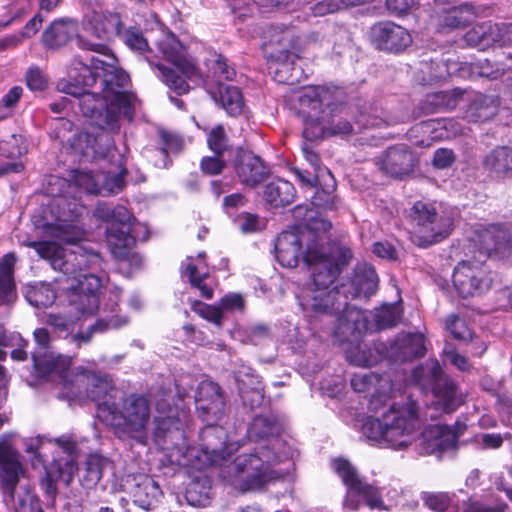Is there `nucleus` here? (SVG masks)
Wrapping results in <instances>:
<instances>
[{
	"label": "nucleus",
	"mask_w": 512,
	"mask_h": 512,
	"mask_svg": "<svg viewBox=\"0 0 512 512\" xmlns=\"http://www.w3.org/2000/svg\"><path fill=\"white\" fill-rule=\"evenodd\" d=\"M194 311L199 314L202 318L212 322L213 324L220 327L222 325L223 312L221 307L218 305H208L204 303H198Z\"/></svg>",
	"instance_id": "e2e57ef3"
},
{
	"label": "nucleus",
	"mask_w": 512,
	"mask_h": 512,
	"mask_svg": "<svg viewBox=\"0 0 512 512\" xmlns=\"http://www.w3.org/2000/svg\"><path fill=\"white\" fill-rule=\"evenodd\" d=\"M332 467L346 487L344 500L346 508L357 510L361 505V500H364L371 508H383V500L378 488L367 483L349 461L341 458L335 459L332 462Z\"/></svg>",
	"instance_id": "4468645a"
},
{
	"label": "nucleus",
	"mask_w": 512,
	"mask_h": 512,
	"mask_svg": "<svg viewBox=\"0 0 512 512\" xmlns=\"http://www.w3.org/2000/svg\"><path fill=\"white\" fill-rule=\"evenodd\" d=\"M442 369L436 360H428L413 370V379L433 390L446 413L454 412L462 403V394L451 379H442Z\"/></svg>",
	"instance_id": "dca6fc26"
},
{
	"label": "nucleus",
	"mask_w": 512,
	"mask_h": 512,
	"mask_svg": "<svg viewBox=\"0 0 512 512\" xmlns=\"http://www.w3.org/2000/svg\"><path fill=\"white\" fill-rule=\"evenodd\" d=\"M216 422L207 423L199 435L200 450L207 462L211 465H222L230 456L227 446V433L224 428L215 425Z\"/></svg>",
	"instance_id": "c85d7f7f"
},
{
	"label": "nucleus",
	"mask_w": 512,
	"mask_h": 512,
	"mask_svg": "<svg viewBox=\"0 0 512 512\" xmlns=\"http://www.w3.org/2000/svg\"><path fill=\"white\" fill-rule=\"evenodd\" d=\"M450 1L435 0L438 5L436 14L439 30L462 28L474 21L476 10L472 4L462 2L450 5Z\"/></svg>",
	"instance_id": "c756f323"
},
{
	"label": "nucleus",
	"mask_w": 512,
	"mask_h": 512,
	"mask_svg": "<svg viewBox=\"0 0 512 512\" xmlns=\"http://www.w3.org/2000/svg\"><path fill=\"white\" fill-rule=\"evenodd\" d=\"M96 216L109 223L106 230L108 246L117 259H125L129 256L130 249L140 238V232L145 235L142 240L146 241L148 232L144 225L136 222L131 213L124 206L110 207L107 204H99L96 207Z\"/></svg>",
	"instance_id": "9d476101"
},
{
	"label": "nucleus",
	"mask_w": 512,
	"mask_h": 512,
	"mask_svg": "<svg viewBox=\"0 0 512 512\" xmlns=\"http://www.w3.org/2000/svg\"><path fill=\"white\" fill-rule=\"evenodd\" d=\"M122 488L137 506L145 510L153 508L162 497L159 484L145 474L127 475L122 481Z\"/></svg>",
	"instance_id": "393cba45"
},
{
	"label": "nucleus",
	"mask_w": 512,
	"mask_h": 512,
	"mask_svg": "<svg viewBox=\"0 0 512 512\" xmlns=\"http://www.w3.org/2000/svg\"><path fill=\"white\" fill-rule=\"evenodd\" d=\"M117 34L121 37L124 43L134 51L139 53L148 52L151 53L152 49L149 42L154 41L155 29L151 28V31H147L146 35L143 34L142 30L136 26L123 27L120 22L116 26Z\"/></svg>",
	"instance_id": "a19ab883"
},
{
	"label": "nucleus",
	"mask_w": 512,
	"mask_h": 512,
	"mask_svg": "<svg viewBox=\"0 0 512 512\" xmlns=\"http://www.w3.org/2000/svg\"><path fill=\"white\" fill-rule=\"evenodd\" d=\"M78 22L72 18H58L45 28L41 42L47 50H59L78 35Z\"/></svg>",
	"instance_id": "72a5a7b5"
},
{
	"label": "nucleus",
	"mask_w": 512,
	"mask_h": 512,
	"mask_svg": "<svg viewBox=\"0 0 512 512\" xmlns=\"http://www.w3.org/2000/svg\"><path fill=\"white\" fill-rule=\"evenodd\" d=\"M208 148L216 155H224L233 148L223 125L213 127L207 134Z\"/></svg>",
	"instance_id": "864d4df0"
},
{
	"label": "nucleus",
	"mask_w": 512,
	"mask_h": 512,
	"mask_svg": "<svg viewBox=\"0 0 512 512\" xmlns=\"http://www.w3.org/2000/svg\"><path fill=\"white\" fill-rule=\"evenodd\" d=\"M38 346L33 352V367L37 376L57 381L63 387L70 382L72 358L50 351L51 335L46 328H37L33 333Z\"/></svg>",
	"instance_id": "ddd939ff"
},
{
	"label": "nucleus",
	"mask_w": 512,
	"mask_h": 512,
	"mask_svg": "<svg viewBox=\"0 0 512 512\" xmlns=\"http://www.w3.org/2000/svg\"><path fill=\"white\" fill-rule=\"evenodd\" d=\"M16 257L8 253L0 260V304H9L16 298L14 266Z\"/></svg>",
	"instance_id": "79ce46f5"
},
{
	"label": "nucleus",
	"mask_w": 512,
	"mask_h": 512,
	"mask_svg": "<svg viewBox=\"0 0 512 512\" xmlns=\"http://www.w3.org/2000/svg\"><path fill=\"white\" fill-rule=\"evenodd\" d=\"M345 286L332 289L303 288L298 296L299 305L311 322L340 313L346 307L348 296Z\"/></svg>",
	"instance_id": "2eb2a0df"
},
{
	"label": "nucleus",
	"mask_w": 512,
	"mask_h": 512,
	"mask_svg": "<svg viewBox=\"0 0 512 512\" xmlns=\"http://www.w3.org/2000/svg\"><path fill=\"white\" fill-rule=\"evenodd\" d=\"M29 12V4L25 0H9L0 8V27L5 28L20 21Z\"/></svg>",
	"instance_id": "8fccbe9b"
},
{
	"label": "nucleus",
	"mask_w": 512,
	"mask_h": 512,
	"mask_svg": "<svg viewBox=\"0 0 512 512\" xmlns=\"http://www.w3.org/2000/svg\"><path fill=\"white\" fill-rule=\"evenodd\" d=\"M213 98L230 116H237L243 110L244 100L238 87L219 83L218 91L213 93Z\"/></svg>",
	"instance_id": "c03bdc74"
},
{
	"label": "nucleus",
	"mask_w": 512,
	"mask_h": 512,
	"mask_svg": "<svg viewBox=\"0 0 512 512\" xmlns=\"http://www.w3.org/2000/svg\"><path fill=\"white\" fill-rule=\"evenodd\" d=\"M108 144H109L110 152L107 151L106 144H101L100 146L97 147L99 151H103L106 153V155H107L106 157L102 158L100 155H97L95 157V154L91 153L93 158H95V159L105 160L107 158H109V159L116 158V161H117V168H118L117 171L108 170V171H103L100 173L101 192H99L98 194L103 195V196H109V195L118 194L119 192H121L125 187L124 178L127 174V169L124 167V164H123V158L119 153H117L116 149L113 147L110 137H109Z\"/></svg>",
	"instance_id": "2f4dec72"
},
{
	"label": "nucleus",
	"mask_w": 512,
	"mask_h": 512,
	"mask_svg": "<svg viewBox=\"0 0 512 512\" xmlns=\"http://www.w3.org/2000/svg\"><path fill=\"white\" fill-rule=\"evenodd\" d=\"M453 285L462 298L480 296L491 288V271L483 261H461L454 269Z\"/></svg>",
	"instance_id": "a211bd4d"
},
{
	"label": "nucleus",
	"mask_w": 512,
	"mask_h": 512,
	"mask_svg": "<svg viewBox=\"0 0 512 512\" xmlns=\"http://www.w3.org/2000/svg\"><path fill=\"white\" fill-rule=\"evenodd\" d=\"M236 381L238 383V389L245 386L247 389L259 388V390H264L261 378L251 368L239 371L236 376Z\"/></svg>",
	"instance_id": "338daca9"
},
{
	"label": "nucleus",
	"mask_w": 512,
	"mask_h": 512,
	"mask_svg": "<svg viewBox=\"0 0 512 512\" xmlns=\"http://www.w3.org/2000/svg\"><path fill=\"white\" fill-rule=\"evenodd\" d=\"M386 398L382 395H373L368 409L377 416L368 417L362 425L363 435L371 442L388 446L395 450L408 447L413 434L420 428L421 420L415 402L409 401L403 406L390 405L386 407Z\"/></svg>",
	"instance_id": "20e7f679"
},
{
	"label": "nucleus",
	"mask_w": 512,
	"mask_h": 512,
	"mask_svg": "<svg viewBox=\"0 0 512 512\" xmlns=\"http://www.w3.org/2000/svg\"><path fill=\"white\" fill-rule=\"evenodd\" d=\"M420 498L428 509L434 512H446L452 505L455 493L424 491Z\"/></svg>",
	"instance_id": "603ef678"
},
{
	"label": "nucleus",
	"mask_w": 512,
	"mask_h": 512,
	"mask_svg": "<svg viewBox=\"0 0 512 512\" xmlns=\"http://www.w3.org/2000/svg\"><path fill=\"white\" fill-rule=\"evenodd\" d=\"M23 474L20 454L10 444L0 442V486L5 498L14 501L15 490Z\"/></svg>",
	"instance_id": "cd10ccee"
},
{
	"label": "nucleus",
	"mask_w": 512,
	"mask_h": 512,
	"mask_svg": "<svg viewBox=\"0 0 512 512\" xmlns=\"http://www.w3.org/2000/svg\"><path fill=\"white\" fill-rule=\"evenodd\" d=\"M151 16L156 18L155 15ZM154 25L156 28L153 44L161 56L171 62L182 76L178 75L173 69L167 68L161 63H156L150 56H145V60L156 71L157 77L171 90L178 95L185 94L190 89L186 79L194 83L202 81L199 69L194 59L187 55L185 47L172 32L163 29L157 19H155Z\"/></svg>",
	"instance_id": "39448f33"
},
{
	"label": "nucleus",
	"mask_w": 512,
	"mask_h": 512,
	"mask_svg": "<svg viewBox=\"0 0 512 512\" xmlns=\"http://www.w3.org/2000/svg\"><path fill=\"white\" fill-rule=\"evenodd\" d=\"M411 241L421 248L430 247L447 238L453 228V219L439 213L433 203L416 201L408 212Z\"/></svg>",
	"instance_id": "9b49d317"
},
{
	"label": "nucleus",
	"mask_w": 512,
	"mask_h": 512,
	"mask_svg": "<svg viewBox=\"0 0 512 512\" xmlns=\"http://www.w3.org/2000/svg\"><path fill=\"white\" fill-rule=\"evenodd\" d=\"M346 287V295L351 298H368L378 288V276L375 269L368 263L356 265L353 276L347 283L341 284Z\"/></svg>",
	"instance_id": "f704fd0d"
},
{
	"label": "nucleus",
	"mask_w": 512,
	"mask_h": 512,
	"mask_svg": "<svg viewBox=\"0 0 512 512\" xmlns=\"http://www.w3.org/2000/svg\"><path fill=\"white\" fill-rule=\"evenodd\" d=\"M482 166L496 180H512V147H495L483 157Z\"/></svg>",
	"instance_id": "e433bc0d"
},
{
	"label": "nucleus",
	"mask_w": 512,
	"mask_h": 512,
	"mask_svg": "<svg viewBox=\"0 0 512 512\" xmlns=\"http://www.w3.org/2000/svg\"><path fill=\"white\" fill-rule=\"evenodd\" d=\"M239 395L243 405L251 410L259 407L264 401V390H259V388L247 389L244 386L239 389Z\"/></svg>",
	"instance_id": "69168bd1"
},
{
	"label": "nucleus",
	"mask_w": 512,
	"mask_h": 512,
	"mask_svg": "<svg viewBox=\"0 0 512 512\" xmlns=\"http://www.w3.org/2000/svg\"><path fill=\"white\" fill-rule=\"evenodd\" d=\"M28 144L24 136L12 134L7 139L0 141V155L7 158H17L26 154Z\"/></svg>",
	"instance_id": "5fc2aeb1"
},
{
	"label": "nucleus",
	"mask_w": 512,
	"mask_h": 512,
	"mask_svg": "<svg viewBox=\"0 0 512 512\" xmlns=\"http://www.w3.org/2000/svg\"><path fill=\"white\" fill-rule=\"evenodd\" d=\"M456 63L448 65V73L450 75H458L465 78L467 76L477 75L496 80L507 75V80H512V65L503 62H491L488 59H480L474 63H461L459 68H454Z\"/></svg>",
	"instance_id": "473e14b6"
},
{
	"label": "nucleus",
	"mask_w": 512,
	"mask_h": 512,
	"mask_svg": "<svg viewBox=\"0 0 512 512\" xmlns=\"http://www.w3.org/2000/svg\"><path fill=\"white\" fill-rule=\"evenodd\" d=\"M27 301L36 308L50 307L56 300V292L50 284L39 283L26 290Z\"/></svg>",
	"instance_id": "de8ad7c7"
},
{
	"label": "nucleus",
	"mask_w": 512,
	"mask_h": 512,
	"mask_svg": "<svg viewBox=\"0 0 512 512\" xmlns=\"http://www.w3.org/2000/svg\"><path fill=\"white\" fill-rule=\"evenodd\" d=\"M71 374L68 386L63 388L67 389L72 396H81L80 390L75 388L85 386V395L97 404V417L101 421V409L106 405L108 408L113 407L119 398L120 391L106 375L102 376L90 371H83L76 375L71 371Z\"/></svg>",
	"instance_id": "f3484780"
},
{
	"label": "nucleus",
	"mask_w": 512,
	"mask_h": 512,
	"mask_svg": "<svg viewBox=\"0 0 512 512\" xmlns=\"http://www.w3.org/2000/svg\"><path fill=\"white\" fill-rule=\"evenodd\" d=\"M233 168L240 183L250 188L262 183L270 173L261 157L241 148L236 151Z\"/></svg>",
	"instance_id": "bb28decb"
},
{
	"label": "nucleus",
	"mask_w": 512,
	"mask_h": 512,
	"mask_svg": "<svg viewBox=\"0 0 512 512\" xmlns=\"http://www.w3.org/2000/svg\"><path fill=\"white\" fill-rule=\"evenodd\" d=\"M340 90L325 86H308L295 95L297 114L302 121V152L315 172L323 177L329 170L321 165L313 143L328 137H345L353 133V124L344 117V107L339 100Z\"/></svg>",
	"instance_id": "7ed1b4c3"
},
{
	"label": "nucleus",
	"mask_w": 512,
	"mask_h": 512,
	"mask_svg": "<svg viewBox=\"0 0 512 512\" xmlns=\"http://www.w3.org/2000/svg\"><path fill=\"white\" fill-rule=\"evenodd\" d=\"M500 102L494 95H477L470 104L469 112L474 121L485 122L498 112Z\"/></svg>",
	"instance_id": "a18cd8bd"
},
{
	"label": "nucleus",
	"mask_w": 512,
	"mask_h": 512,
	"mask_svg": "<svg viewBox=\"0 0 512 512\" xmlns=\"http://www.w3.org/2000/svg\"><path fill=\"white\" fill-rule=\"evenodd\" d=\"M309 244L315 242L317 235L300 227H295L279 234L275 243V252L278 262L287 268H294L300 260H303L306 251H302V244L305 238Z\"/></svg>",
	"instance_id": "4be33fe9"
},
{
	"label": "nucleus",
	"mask_w": 512,
	"mask_h": 512,
	"mask_svg": "<svg viewBox=\"0 0 512 512\" xmlns=\"http://www.w3.org/2000/svg\"><path fill=\"white\" fill-rule=\"evenodd\" d=\"M73 123L63 117L56 118L51 123V128L56 139L61 143H69L70 146L77 152L85 156H89L90 153H94L95 157L100 155L102 158L106 157V153L98 150V146L101 144L107 145V151L110 152L109 148V135L107 133H101L97 137H93L88 133L78 132L73 134V138H70L67 134L73 131Z\"/></svg>",
	"instance_id": "aec40b11"
},
{
	"label": "nucleus",
	"mask_w": 512,
	"mask_h": 512,
	"mask_svg": "<svg viewBox=\"0 0 512 512\" xmlns=\"http://www.w3.org/2000/svg\"><path fill=\"white\" fill-rule=\"evenodd\" d=\"M370 36L378 50L388 53H400L412 43V37L408 30L390 21L373 25Z\"/></svg>",
	"instance_id": "5701e85b"
},
{
	"label": "nucleus",
	"mask_w": 512,
	"mask_h": 512,
	"mask_svg": "<svg viewBox=\"0 0 512 512\" xmlns=\"http://www.w3.org/2000/svg\"><path fill=\"white\" fill-rule=\"evenodd\" d=\"M46 323L50 325L59 336L67 337L74 331L76 321L69 315L51 313L48 314Z\"/></svg>",
	"instance_id": "bf43d9fd"
},
{
	"label": "nucleus",
	"mask_w": 512,
	"mask_h": 512,
	"mask_svg": "<svg viewBox=\"0 0 512 512\" xmlns=\"http://www.w3.org/2000/svg\"><path fill=\"white\" fill-rule=\"evenodd\" d=\"M463 91L455 88L451 91H437L429 93L419 103L417 109L400 113H387L383 109L371 108L370 112H362L355 121L362 128H376L383 125H396L416 120L422 116L454 109L462 98Z\"/></svg>",
	"instance_id": "6e6552de"
},
{
	"label": "nucleus",
	"mask_w": 512,
	"mask_h": 512,
	"mask_svg": "<svg viewBox=\"0 0 512 512\" xmlns=\"http://www.w3.org/2000/svg\"><path fill=\"white\" fill-rule=\"evenodd\" d=\"M446 330L456 340L467 341L472 339V332L466 322L457 314H450L445 321Z\"/></svg>",
	"instance_id": "13d9d810"
},
{
	"label": "nucleus",
	"mask_w": 512,
	"mask_h": 512,
	"mask_svg": "<svg viewBox=\"0 0 512 512\" xmlns=\"http://www.w3.org/2000/svg\"><path fill=\"white\" fill-rule=\"evenodd\" d=\"M494 24L483 23L469 30L465 35L466 42L471 46H487L494 43Z\"/></svg>",
	"instance_id": "6e6d98bb"
},
{
	"label": "nucleus",
	"mask_w": 512,
	"mask_h": 512,
	"mask_svg": "<svg viewBox=\"0 0 512 512\" xmlns=\"http://www.w3.org/2000/svg\"><path fill=\"white\" fill-rule=\"evenodd\" d=\"M352 258V251L347 247H336L326 253L318 243L307 245L304 263L310 268L311 281L304 288L332 289L331 285L340 274L341 266Z\"/></svg>",
	"instance_id": "f8f14e48"
},
{
	"label": "nucleus",
	"mask_w": 512,
	"mask_h": 512,
	"mask_svg": "<svg viewBox=\"0 0 512 512\" xmlns=\"http://www.w3.org/2000/svg\"><path fill=\"white\" fill-rule=\"evenodd\" d=\"M393 350L402 361L420 358L424 356L426 351L425 338L422 334L408 333L399 335L395 340Z\"/></svg>",
	"instance_id": "ea45409f"
},
{
	"label": "nucleus",
	"mask_w": 512,
	"mask_h": 512,
	"mask_svg": "<svg viewBox=\"0 0 512 512\" xmlns=\"http://www.w3.org/2000/svg\"><path fill=\"white\" fill-rule=\"evenodd\" d=\"M377 164L386 174L401 177L408 174L414 166V156L406 145L388 148L378 159Z\"/></svg>",
	"instance_id": "c9c22d12"
},
{
	"label": "nucleus",
	"mask_w": 512,
	"mask_h": 512,
	"mask_svg": "<svg viewBox=\"0 0 512 512\" xmlns=\"http://www.w3.org/2000/svg\"><path fill=\"white\" fill-rule=\"evenodd\" d=\"M402 316L400 306L397 304H384L373 314L377 330L389 329L396 326Z\"/></svg>",
	"instance_id": "09e8293b"
},
{
	"label": "nucleus",
	"mask_w": 512,
	"mask_h": 512,
	"mask_svg": "<svg viewBox=\"0 0 512 512\" xmlns=\"http://www.w3.org/2000/svg\"><path fill=\"white\" fill-rule=\"evenodd\" d=\"M473 241L484 256L498 259L512 256V230L503 225L479 226Z\"/></svg>",
	"instance_id": "412c9836"
},
{
	"label": "nucleus",
	"mask_w": 512,
	"mask_h": 512,
	"mask_svg": "<svg viewBox=\"0 0 512 512\" xmlns=\"http://www.w3.org/2000/svg\"><path fill=\"white\" fill-rule=\"evenodd\" d=\"M111 408L101 409V422L112 427L119 436L135 438L145 433L150 421V399L139 393H130Z\"/></svg>",
	"instance_id": "1a4fd4ad"
},
{
	"label": "nucleus",
	"mask_w": 512,
	"mask_h": 512,
	"mask_svg": "<svg viewBox=\"0 0 512 512\" xmlns=\"http://www.w3.org/2000/svg\"><path fill=\"white\" fill-rule=\"evenodd\" d=\"M93 34L99 41L78 37L77 45L81 50L94 52L98 56L75 57L72 65L80 72L74 77L75 83L66 84L63 90L76 98L84 117L98 126L113 128L121 116L132 120L138 99L135 94L126 91L129 75L116 66V58L103 42L109 36L108 28L96 26Z\"/></svg>",
	"instance_id": "f03ea898"
},
{
	"label": "nucleus",
	"mask_w": 512,
	"mask_h": 512,
	"mask_svg": "<svg viewBox=\"0 0 512 512\" xmlns=\"http://www.w3.org/2000/svg\"><path fill=\"white\" fill-rule=\"evenodd\" d=\"M457 440L445 426L432 425L422 433V445L427 454L443 453L456 448Z\"/></svg>",
	"instance_id": "4c0bfd02"
},
{
	"label": "nucleus",
	"mask_w": 512,
	"mask_h": 512,
	"mask_svg": "<svg viewBox=\"0 0 512 512\" xmlns=\"http://www.w3.org/2000/svg\"><path fill=\"white\" fill-rule=\"evenodd\" d=\"M213 74L218 81L233 80L236 75L234 67L228 63V59L222 55H218L212 66Z\"/></svg>",
	"instance_id": "0e129e2a"
},
{
	"label": "nucleus",
	"mask_w": 512,
	"mask_h": 512,
	"mask_svg": "<svg viewBox=\"0 0 512 512\" xmlns=\"http://www.w3.org/2000/svg\"><path fill=\"white\" fill-rule=\"evenodd\" d=\"M75 182L88 193L98 194L101 192L100 173L94 174L92 171H78L75 175Z\"/></svg>",
	"instance_id": "052dcab7"
},
{
	"label": "nucleus",
	"mask_w": 512,
	"mask_h": 512,
	"mask_svg": "<svg viewBox=\"0 0 512 512\" xmlns=\"http://www.w3.org/2000/svg\"><path fill=\"white\" fill-rule=\"evenodd\" d=\"M296 191L292 183L278 178L269 182L264 188L265 200L274 207H283L294 201Z\"/></svg>",
	"instance_id": "37998d69"
},
{
	"label": "nucleus",
	"mask_w": 512,
	"mask_h": 512,
	"mask_svg": "<svg viewBox=\"0 0 512 512\" xmlns=\"http://www.w3.org/2000/svg\"><path fill=\"white\" fill-rule=\"evenodd\" d=\"M283 430V424L279 418L272 414H265L256 416L248 428V437L250 440L259 442L265 441L271 452H276V449H280L283 445V441L280 439L281 432ZM286 451V449H285ZM281 452H284L282 450ZM287 452L290 453L289 449Z\"/></svg>",
	"instance_id": "7c9ffc66"
},
{
	"label": "nucleus",
	"mask_w": 512,
	"mask_h": 512,
	"mask_svg": "<svg viewBox=\"0 0 512 512\" xmlns=\"http://www.w3.org/2000/svg\"><path fill=\"white\" fill-rule=\"evenodd\" d=\"M291 453L271 452L268 447H261L249 453L238 454L221 469L222 479L242 493L261 490L273 479L271 464L282 462Z\"/></svg>",
	"instance_id": "423d86ee"
},
{
	"label": "nucleus",
	"mask_w": 512,
	"mask_h": 512,
	"mask_svg": "<svg viewBox=\"0 0 512 512\" xmlns=\"http://www.w3.org/2000/svg\"><path fill=\"white\" fill-rule=\"evenodd\" d=\"M54 205L63 211L57 222L50 227V234L69 247L62 246L56 241H33L29 242L28 246L34 248L41 258L49 260L52 268L61 273L55 278V282L61 290L69 293V304L81 316H91L95 311L99 312L100 317L93 325L73 336V341L81 345L88 343L95 332L119 328L127 323V319L118 315L119 292H111L108 302L100 307V278L84 272L92 262L98 260V255L87 254L77 244L82 238V232L75 222L83 207L76 203H67L63 198L55 199Z\"/></svg>",
	"instance_id": "f257e3e1"
},
{
	"label": "nucleus",
	"mask_w": 512,
	"mask_h": 512,
	"mask_svg": "<svg viewBox=\"0 0 512 512\" xmlns=\"http://www.w3.org/2000/svg\"><path fill=\"white\" fill-rule=\"evenodd\" d=\"M223 155L205 156L201 159L200 169L204 174L219 175L226 168V161Z\"/></svg>",
	"instance_id": "680f3d73"
},
{
	"label": "nucleus",
	"mask_w": 512,
	"mask_h": 512,
	"mask_svg": "<svg viewBox=\"0 0 512 512\" xmlns=\"http://www.w3.org/2000/svg\"><path fill=\"white\" fill-rule=\"evenodd\" d=\"M333 317H335L334 337L340 343L355 342L369 329L366 313L348 302L346 307Z\"/></svg>",
	"instance_id": "b1692460"
},
{
	"label": "nucleus",
	"mask_w": 512,
	"mask_h": 512,
	"mask_svg": "<svg viewBox=\"0 0 512 512\" xmlns=\"http://www.w3.org/2000/svg\"><path fill=\"white\" fill-rule=\"evenodd\" d=\"M494 43L500 46H512V23L494 24Z\"/></svg>",
	"instance_id": "774afa93"
},
{
	"label": "nucleus",
	"mask_w": 512,
	"mask_h": 512,
	"mask_svg": "<svg viewBox=\"0 0 512 512\" xmlns=\"http://www.w3.org/2000/svg\"><path fill=\"white\" fill-rule=\"evenodd\" d=\"M59 449L66 454L63 459H53L52 463L45 467V475L42 477L40 486L44 493L54 498L57 493V481L61 480L69 484L76 470V461L74 455L77 445L67 436H61L55 439Z\"/></svg>",
	"instance_id": "6ab92c4d"
},
{
	"label": "nucleus",
	"mask_w": 512,
	"mask_h": 512,
	"mask_svg": "<svg viewBox=\"0 0 512 512\" xmlns=\"http://www.w3.org/2000/svg\"><path fill=\"white\" fill-rule=\"evenodd\" d=\"M210 482L205 477L193 480L186 489V499L193 506H205L210 499Z\"/></svg>",
	"instance_id": "3c124183"
},
{
	"label": "nucleus",
	"mask_w": 512,
	"mask_h": 512,
	"mask_svg": "<svg viewBox=\"0 0 512 512\" xmlns=\"http://www.w3.org/2000/svg\"><path fill=\"white\" fill-rule=\"evenodd\" d=\"M507 509L508 504L496 497L490 501L469 499L464 505L463 512H505Z\"/></svg>",
	"instance_id": "4d7b16f0"
},
{
	"label": "nucleus",
	"mask_w": 512,
	"mask_h": 512,
	"mask_svg": "<svg viewBox=\"0 0 512 512\" xmlns=\"http://www.w3.org/2000/svg\"><path fill=\"white\" fill-rule=\"evenodd\" d=\"M322 183L316 187L314 195L311 197L313 206L324 211H334L339 208V199L334 194L336 190V181L330 170H323Z\"/></svg>",
	"instance_id": "58836bf2"
},
{
	"label": "nucleus",
	"mask_w": 512,
	"mask_h": 512,
	"mask_svg": "<svg viewBox=\"0 0 512 512\" xmlns=\"http://www.w3.org/2000/svg\"><path fill=\"white\" fill-rule=\"evenodd\" d=\"M164 402L157 403L158 415L154 419V441L161 449L170 464L177 466L190 465L189 456H193L194 448L187 445L184 426L187 422L185 411L168 407L167 413L162 411Z\"/></svg>",
	"instance_id": "0eeeda50"
},
{
	"label": "nucleus",
	"mask_w": 512,
	"mask_h": 512,
	"mask_svg": "<svg viewBox=\"0 0 512 512\" xmlns=\"http://www.w3.org/2000/svg\"><path fill=\"white\" fill-rule=\"evenodd\" d=\"M195 404L203 422H217L222 417L225 408L220 386L210 380L200 382L195 394Z\"/></svg>",
	"instance_id": "a878e982"
},
{
	"label": "nucleus",
	"mask_w": 512,
	"mask_h": 512,
	"mask_svg": "<svg viewBox=\"0 0 512 512\" xmlns=\"http://www.w3.org/2000/svg\"><path fill=\"white\" fill-rule=\"evenodd\" d=\"M111 462L108 458L98 454L90 455L81 476L82 485L86 488L94 487L102 478L104 471L109 468Z\"/></svg>",
	"instance_id": "49530a36"
}]
</instances>
